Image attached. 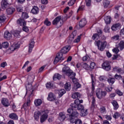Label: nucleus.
<instances>
[{"mask_svg": "<svg viewBox=\"0 0 124 124\" xmlns=\"http://www.w3.org/2000/svg\"><path fill=\"white\" fill-rule=\"evenodd\" d=\"M29 87H30V93H31L29 94V97H31L33 96V90L31 89H32V87H31V84H29L28 85H27L26 88H27V89H28V88H29Z\"/></svg>", "mask_w": 124, "mask_h": 124, "instance_id": "obj_33", "label": "nucleus"}, {"mask_svg": "<svg viewBox=\"0 0 124 124\" xmlns=\"http://www.w3.org/2000/svg\"><path fill=\"white\" fill-rule=\"evenodd\" d=\"M116 93H117V94H118V95H123V92H121V91H120L119 90H116Z\"/></svg>", "mask_w": 124, "mask_h": 124, "instance_id": "obj_64", "label": "nucleus"}, {"mask_svg": "<svg viewBox=\"0 0 124 124\" xmlns=\"http://www.w3.org/2000/svg\"><path fill=\"white\" fill-rule=\"evenodd\" d=\"M44 24L45 25H46V26H51V22L49 21V20H48V18H46V20L44 22Z\"/></svg>", "mask_w": 124, "mask_h": 124, "instance_id": "obj_51", "label": "nucleus"}, {"mask_svg": "<svg viewBox=\"0 0 124 124\" xmlns=\"http://www.w3.org/2000/svg\"><path fill=\"white\" fill-rule=\"evenodd\" d=\"M8 46H9V44L7 42H5L2 44V47L3 48H8Z\"/></svg>", "mask_w": 124, "mask_h": 124, "instance_id": "obj_48", "label": "nucleus"}, {"mask_svg": "<svg viewBox=\"0 0 124 124\" xmlns=\"http://www.w3.org/2000/svg\"><path fill=\"white\" fill-rule=\"evenodd\" d=\"M110 4V1L108 0H104L103 1V6L104 8H108L109 5Z\"/></svg>", "mask_w": 124, "mask_h": 124, "instance_id": "obj_37", "label": "nucleus"}, {"mask_svg": "<svg viewBox=\"0 0 124 124\" xmlns=\"http://www.w3.org/2000/svg\"><path fill=\"white\" fill-rule=\"evenodd\" d=\"M6 18L4 16H0V23H3L5 20Z\"/></svg>", "mask_w": 124, "mask_h": 124, "instance_id": "obj_53", "label": "nucleus"}, {"mask_svg": "<svg viewBox=\"0 0 124 124\" xmlns=\"http://www.w3.org/2000/svg\"><path fill=\"white\" fill-rule=\"evenodd\" d=\"M72 97L74 99H75L76 98H77V99H79V98L81 97V94L78 92L72 94Z\"/></svg>", "mask_w": 124, "mask_h": 124, "instance_id": "obj_24", "label": "nucleus"}, {"mask_svg": "<svg viewBox=\"0 0 124 124\" xmlns=\"http://www.w3.org/2000/svg\"><path fill=\"white\" fill-rule=\"evenodd\" d=\"M56 78L58 80H60L61 78H62V75L59 74H55L53 77V80H55V78Z\"/></svg>", "mask_w": 124, "mask_h": 124, "instance_id": "obj_45", "label": "nucleus"}, {"mask_svg": "<svg viewBox=\"0 0 124 124\" xmlns=\"http://www.w3.org/2000/svg\"><path fill=\"white\" fill-rule=\"evenodd\" d=\"M17 24L20 25V26H26V23L24 19L19 18L17 20Z\"/></svg>", "mask_w": 124, "mask_h": 124, "instance_id": "obj_27", "label": "nucleus"}, {"mask_svg": "<svg viewBox=\"0 0 124 124\" xmlns=\"http://www.w3.org/2000/svg\"><path fill=\"white\" fill-rule=\"evenodd\" d=\"M76 1V0H70L68 3V4L69 6H72L73 4L75 3V2Z\"/></svg>", "mask_w": 124, "mask_h": 124, "instance_id": "obj_49", "label": "nucleus"}, {"mask_svg": "<svg viewBox=\"0 0 124 124\" xmlns=\"http://www.w3.org/2000/svg\"><path fill=\"white\" fill-rule=\"evenodd\" d=\"M44 68H45V66H43L41 68H39L38 73H41V72H42L44 70Z\"/></svg>", "mask_w": 124, "mask_h": 124, "instance_id": "obj_62", "label": "nucleus"}, {"mask_svg": "<svg viewBox=\"0 0 124 124\" xmlns=\"http://www.w3.org/2000/svg\"><path fill=\"white\" fill-rule=\"evenodd\" d=\"M56 100V95L55 94L53 93H48V97H47V100H49V101H54V100Z\"/></svg>", "mask_w": 124, "mask_h": 124, "instance_id": "obj_10", "label": "nucleus"}, {"mask_svg": "<svg viewBox=\"0 0 124 124\" xmlns=\"http://www.w3.org/2000/svg\"><path fill=\"white\" fill-rule=\"evenodd\" d=\"M1 103L4 107H8L10 105V103H9V101L8 99L3 98L1 100Z\"/></svg>", "mask_w": 124, "mask_h": 124, "instance_id": "obj_11", "label": "nucleus"}, {"mask_svg": "<svg viewBox=\"0 0 124 124\" xmlns=\"http://www.w3.org/2000/svg\"><path fill=\"white\" fill-rule=\"evenodd\" d=\"M105 32H110V27L108 25H106L104 29Z\"/></svg>", "mask_w": 124, "mask_h": 124, "instance_id": "obj_46", "label": "nucleus"}, {"mask_svg": "<svg viewBox=\"0 0 124 124\" xmlns=\"http://www.w3.org/2000/svg\"><path fill=\"white\" fill-rule=\"evenodd\" d=\"M31 13L35 15H36V14H38V13H39V9H38V7L36 6H33L31 10Z\"/></svg>", "mask_w": 124, "mask_h": 124, "instance_id": "obj_16", "label": "nucleus"}, {"mask_svg": "<svg viewBox=\"0 0 124 124\" xmlns=\"http://www.w3.org/2000/svg\"><path fill=\"white\" fill-rule=\"evenodd\" d=\"M102 67L105 70L107 71H109V70H111V65H110V63L108 61H105L102 64Z\"/></svg>", "mask_w": 124, "mask_h": 124, "instance_id": "obj_6", "label": "nucleus"}, {"mask_svg": "<svg viewBox=\"0 0 124 124\" xmlns=\"http://www.w3.org/2000/svg\"><path fill=\"white\" fill-rule=\"evenodd\" d=\"M31 105V100H28L27 102L24 103L23 105V108L24 109L25 111H27L29 109V106Z\"/></svg>", "mask_w": 124, "mask_h": 124, "instance_id": "obj_18", "label": "nucleus"}, {"mask_svg": "<svg viewBox=\"0 0 124 124\" xmlns=\"http://www.w3.org/2000/svg\"><path fill=\"white\" fill-rule=\"evenodd\" d=\"M22 18L23 19H28L29 18V16L27 13H22Z\"/></svg>", "mask_w": 124, "mask_h": 124, "instance_id": "obj_47", "label": "nucleus"}, {"mask_svg": "<svg viewBox=\"0 0 124 124\" xmlns=\"http://www.w3.org/2000/svg\"><path fill=\"white\" fill-rule=\"evenodd\" d=\"M79 116V113L77 111L74 110V112H72V114L69 115L70 119H71V117L72 118H74V119H75V117L77 118V117H78Z\"/></svg>", "mask_w": 124, "mask_h": 124, "instance_id": "obj_25", "label": "nucleus"}, {"mask_svg": "<svg viewBox=\"0 0 124 124\" xmlns=\"http://www.w3.org/2000/svg\"><path fill=\"white\" fill-rule=\"evenodd\" d=\"M96 106V104H95V98L94 97H93V100L92 102L91 107L93 109H94Z\"/></svg>", "mask_w": 124, "mask_h": 124, "instance_id": "obj_41", "label": "nucleus"}, {"mask_svg": "<svg viewBox=\"0 0 124 124\" xmlns=\"http://www.w3.org/2000/svg\"><path fill=\"white\" fill-rule=\"evenodd\" d=\"M65 118H66L65 115H64L62 112H60L59 113V119L61 122H63V121L65 120Z\"/></svg>", "mask_w": 124, "mask_h": 124, "instance_id": "obj_28", "label": "nucleus"}, {"mask_svg": "<svg viewBox=\"0 0 124 124\" xmlns=\"http://www.w3.org/2000/svg\"><path fill=\"white\" fill-rule=\"evenodd\" d=\"M81 66L86 70H89L90 69V65H89L87 63L82 62L81 63Z\"/></svg>", "mask_w": 124, "mask_h": 124, "instance_id": "obj_36", "label": "nucleus"}, {"mask_svg": "<svg viewBox=\"0 0 124 124\" xmlns=\"http://www.w3.org/2000/svg\"><path fill=\"white\" fill-rule=\"evenodd\" d=\"M71 107L72 108H69L67 110V113H69V114H71V113L72 114V112H74V111L73 110H76L75 108H73L71 106Z\"/></svg>", "mask_w": 124, "mask_h": 124, "instance_id": "obj_50", "label": "nucleus"}, {"mask_svg": "<svg viewBox=\"0 0 124 124\" xmlns=\"http://www.w3.org/2000/svg\"><path fill=\"white\" fill-rule=\"evenodd\" d=\"M99 38V35L97 33H94L93 36H92V39L93 40H97Z\"/></svg>", "mask_w": 124, "mask_h": 124, "instance_id": "obj_44", "label": "nucleus"}, {"mask_svg": "<svg viewBox=\"0 0 124 124\" xmlns=\"http://www.w3.org/2000/svg\"><path fill=\"white\" fill-rule=\"evenodd\" d=\"M68 76H69V78L70 79H72L73 78H75V76H76V74L75 73L72 72V71H71L70 74L68 75Z\"/></svg>", "mask_w": 124, "mask_h": 124, "instance_id": "obj_40", "label": "nucleus"}, {"mask_svg": "<svg viewBox=\"0 0 124 124\" xmlns=\"http://www.w3.org/2000/svg\"><path fill=\"white\" fill-rule=\"evenodd\" d=\"M22 30L24 31H25L26 32H28V31H29V28H28V27L25 26V25L23 27Z\"/></svg>", "mask_w": 124, "mask_h": 124, "instance_id": "obj_59", "label": "nucleus"}, {"mask_svg": "<svg viewBox=\"0 0 124 124\" xmlns=\"http://www.w3.org/2000/svg\"><path fill=\"white\" fill-rule=\"evenodd\" d=\"M20 33H21V31H14L13 34L14 35L15 37H16V38H20V37H21Z\"/></svg>", "mask_w": 124, "mask_h": 124, "instance_id": "obj_29", "label": "nucleus"}, {"mask_svg": "<svg viewBox=\"0 0 124 124\" xmlns=\"http://www.w3.org/2000/svg\"><path fill=\"white\" fill-rule=\"evenodd\" d=\"M79 88H81V84L79 83V82H77L74 84V85L72 88V90L73 92H77V90H78Z\"/></svg>", "mask_w": 124, "mask_h": 124, "instance_id": "obj_19", "label": "nucleus"}, {"mask_svg": "<svg viewBox=\"0 0 124 124\" xmlns=\"http://www.w3.org/2000/svg\"><path fill=\"white\" fill-rule=\"evenodd\" d=\"M100 111L101 113H106V108L104 107H101Z\"/></svg>", "mask_w": 124, "mask_h": 124, "instance_id": "obj_52", "label": "nucleus"}, {"mask_svg": "<svg viewBox=\"0 0 124 124\" xmlns=\"http://www.w3.org/2000/svg\"><path fill=\"white\" fill-rule=\"evenodd\" d=\"M94 66H95V63L92 62L91 63L90 65L89 66V68H91V69H93V68H94Z\"/></svg>", "mask_w": 124, "mask_h": 124, "instance_id": "obj_56", "label": "nucleus"}, {"mask_svg": "<svg viewBox=\"0 0 124 124\" xmlns=\"http://www.w3.org/2000/svg\"><path fill=\"white\" fill-rule=\"evenodd\" d=\"M80 39H81V36H78L77 39L74 40V42L75 43H78V42H80Z\"/></svg>", "mask_w": 124, "mask_h": 124, "instance_id": "obj_55", "label": "nucleus"}, {"mask_svg": "<svg viewBox=\"0 0 124 124\" xmlns=\"http://www.w3.org/2000/svg\"><path fill=\"white\" fill-rule=\"evenodd\" d=\"M111 104H112L113 106V109L114 110H117L119 108V104H118V102L116 100H112L111 101Z\"/></svg>", "mask_w": 124, "mask_h": 124, "instance_id": "obj_23", "label": "nucleus"}, {"mask_svg": "<svg viewBox=\"0 0 124 124\" xmlns=\"http://www.w3.org/2000/svg\"><path fill=\"white\" fill-rule=\"evenodd\" d=\"M105 118L106 119V120H108V121H111V120H112V117L110 115H105Z\"/></svg>", "mask_w": 124, "mask_h": 124, "instance_id": "obj_61", "label": "nucleus"}, {"mask_svg": "<svg viewBox=\"0 0 124 124\" xmlns=\"http://www.w3.org/2000/svg\"><path fill=\"white\" fill-rule=\"evenodd\" d=\"M4 38L5 39H7V40H10V39L12 38V35L11 34V33L6 31L4 32Z\"/></svg>", "mask_w": 124, "mask_h": 124, "instance_id": "obj_8", "label": "nucleus"}, {"mask_svg": "<svg viewBox=\"0 0 124 124\" xmlns=\"http://www.w3.org/2000/svg\"><path fill=\"white\" fill-rule=\"evenodd\" d=\"M40 115H41V113H40V111H37L34 112V117L36 121H38Z\"/></svg>", "mask_w": 124, "mask_h": 124, "instance_id": "obj_31", "label": "nucleus"}, {"mask_svg": "<svg viewBox=\"0 0 124 124\" xmlns=\"http://www.w3.org/2000/svg\"><path fill=\"white\" fill-rule=\"evenodd\" d=\"M6 11L9 15H11V14H13V13H14V12L15 11V8L11 7L7 8Z\"/></svg>", "mask_w": 124, "mask_h": 124, "instance_id": "obj_22", "label": "nucleus"}, {"mask_svg": "<svg viewBox=\"0 0 124 124\" xmlns=\"http://www.w3.org/2000/svg\"><path fill=\"white\" fill-rule=\"evenodd\" d=\"M9 118L12 120H18V116L16 113H13L9 115Z\"/></svg>", "mask_w": 124, "mask_h": 124, "instance_id": "obj_32", "label": "nucleus"}, {"mask_svg": "<svg viewBox=\"0 0 124 124\" xmlns=\"http://www.w3.org/2000/svg\"><path fill=\"white\" fill-rule=\"evenodd\" d=\"M86 25H87V20H86L85 18L82 19L79 23L80 28H84Z\"/></svg>", "mask_w": 124, "mask_h": 124, "instance_id": "obj_17", "label": "nucleus"}, {"mask_svg": "<svg viewBox=\"0 0 124 124\" xmlns=\"http://www.w3.org/2000/svg\"><path fill=\"white\" fill-rule=\"evenodd\" d=\"M70 49H71V46H64L61 49V52L57 54L54 61V64H57V63H58L60 61H63L64 60V58L62 57V54H66V53L69 52Z\"/></svg>", "mask_w": 124, "mask_h": 124, "instance_id": "obj_2", "label": "nucleus"}, {"mask_svg": "<svg viewBox=\"0 0 124 124\" xmlns=\"http://www.w3.org/2000/svg\"><path fill=\"white\" fill-rule=\"evenodd\" d=\"M68 18V17H65L64 18H62V21H61V20H62V16H57L53 20L52 24L54 26H56L57 28H61V27L63 25V21H66Z\"/></svg>", "mask_w": 124, "mask_h": 124, "instance_id": "obj_3", "label": "nucleus"}, {"mask_svg": "<svg viewBox=\"0 0 124 124\" xmlns=\"http://www.w3.org/2000/svg\"><path fill=\"white\" fill-rule=\"evenodd\" d=\"M47 118H48V114L46 113H45L43 115H42L40 118L41 123H44L46 120H47Z\"/></svg>", "mask_w": 124, "mask_h": 124, "instance_id": "obj_20", "label": "nucleus"}, {"mask_svg": "<svg viewBox=\"0 0 124 124\" xmlns=\"http://www.w3.org/2000/svg\"><path fill=\"white\" fill-rule=\"evenodd\" d=\"M1 5L3 9H5V8H7V6L9 5V3H8V0H2L1 2Z\"/></svg>", "mask_w": 124, "mask_h": 124, "instance_id": "obj_13", "label": "nucleus"}, {"mask_svg": "<svg viewBox=\"0 0 124 124\" xmlns=\"http://www.w3.org/2000/svg\"><path fill=\"white\" fill-rule=\"evenodd\" d=\"M99 79L102 82H105L107 80V77L105 76H101L99 77Z\"/></svg>", "mask_w": 124, "mask_h": 124, "instance_id": "obj_43", "label": "nucleus"}, {"mask_svg": "<svg viewBox=\"0 0 124 124\" xmlns=\"http://www.w3.org/2000/svg\"><path fill=\"white\" fill-rule=\"evenodd\" d=\"M118 48H119L120 51H122L124 48V41H121L118 45Z\"/></svg>", "mask_w": 124, "mask_h": 124, "instance_id": "obj_30", "label": "nucleus"}, {"mask_svg": "<svg viewBox=\"0 0 124 124\" xmlns=\"http://www.w3.org/2000/svg\"><path fill=\"white\" fill-rule=\"evenodd\" d=\"M46 88L50 90V89H53L54 88V84L51 82H47L46 84Z\"/></svg>", "mask_w": 124, "mask_h": 124, "instance_id": "obj_34", "label": "nucleus"}, {"mask_svg": "<svg viewBox=\"0 0 124 124\" xmlns=\"http://www.w3.org/2000/svg\"><path fill=\"white\" fill-rule=\"evenodd\" d=\"M69 121L71 124H82V120L81 119H74V118L72 117L69 119Z\"/></svg>", "mask_w": 124, "mask_h": 124, "instance_id": "obj_7", "label": "nucleus"}, {"mask_svg": "<svg viewBox=\"0 0 124 124\" xmlns=\"http://www.w3.org/2000/svg\"><path fill=\"white\" fill-rule=\"evenodd\" d=\"M121 29V24L116 23L113 25L111 27V30L112 31H116L117 30H120Z\"/></svg>", "mask_w": 124, "mask_h": 124, "instance_id": "obj_21", "label": "nucleus"}, {"mask_svg": "<svg viewBox=\"0 0 124 124\" xmlns=\"http://www.w3.org/2000/svg\"><path fill=\"white\" fill-rule=\"evenodd\" d=\"M115 79H117V80H120V79H122V76L121 75H119L118 74H116L115 75Z\"/></svg>", "mask_w": 124, "mask_h": 124, "instance_id": "obj_58", "label": "nucleus"}, {"mask_svg": "<svg viewBox=\"0 0 124 124\" xmlns=\"http://www.w3.org/2000/svg\"><path fill=\"white\" fill-rule=\"evenodd\" d=\"M6 65H7V63H6V62H3L1 63L0 67L4 68Z\"/></svg>", "mask_w": 124, "mask_h": 124, "instance_id": "obj_60", "label": "nucleus"}, {"mask_svg": "<svg viewBox=\"0 0 124 124\" xmlns=\"http://www.w3.org/2000/svg\"><path fill=\"white\" fill-rule=\"evenodd\" d=\"M20 46L19 44L15 43L13 45H12V46L10 47V48L8 50L9 52H10V51H12V52H13V51H15L16 49H18V48H19Z\"/></svg>", "mask_w": 124, "mask_h": 124, "instance_id": "obj_9", "label": "nucleus"}, {"mask_svg": "<svg viewBox=\"0 0 124 124\" xmlns=\"http://www.w3.org/2000/svg\"><path fill=\"white\" fill-rule=\"evenodd\" d=\"M65 93L66 92H65V90H64V89H61L59 90V97H62V96L63 95L64 93Z\"/></svg>", "mask_w": 124, "mask_h": 124, "instance_id": "obj_39", "label": "nucleus"}, {"mask_svg": "<svg viewBox=\"0 0 124 124\" xmlns=\"http://www.w3.org/2000/svg\"><path fill=\"white\" fill-rule=\"evenodd\" d=\"M107 94L106 91H103L101 89H98L96 90V95L99 99H102L103 97H105Z\"/></svg>", "mask_w": 124, "mask_h": 124, "instance_id": "obj_5", "label": "nucleus"}, {"mask_svg": "<svg viewBox=\"0 0 124 124\" xmlns=\"http://www.w3.org/2000/svg\"><path fill=\"white\" fill-rule=\"evenodd\" d=\"M81 103H83V100L76 99L74 104H71L70 106L74 109L76 110H80L81 111V115L82 117H85L88 115V110L84 109Z\"/></svg>", "mask_w": 124, "mask_h": 124, "instance_id": "obj_1", "label": "nucleus"}, {"mask_svg": "<svg viewBox=\"0 0 124 124\" xmlns=\"http://www.w3.org/2000/svg\"><path fill=\"white\" fill-rule=\"evenodd\" d=\"M112 39H113V40H119V39H120V35H119L118 34L112 37Z\"/></svg>", "mask_w": 124, "mask_h": 124, "instance_id": "obj_57", "label": "nucleus"}, {"mask_svg": "<svg viewBox=\"0 0 124 124\" xmlns=\"http://www.w3.org/2000/svg\"><path fill=\"white\" fill-rule=\"evenodd\" d=\"M34 104L35 106H40L42 104V100L40 99H36L34 101Z\"/></svg>", "mask_w": 124, "mask_h": 124, "instance_id": "obj_35", "label": "nucleus"}, {"mask_svg": "<svg viewBox=\"0 0 124 124\" xmlns=\"http://www.w3.org/2000/svg\"><path fill=\"white\" fill-rule=\"evenodd\" d=\"M94 45L97 46L98 49L100 51H104L107 45V43L106 41L101 42L100 40H98L94 42Z\"/></svg>", "mask_w": 124, "mask_h": 124, "instance_id": "obj_4", "label": "nucleus"}, {"mask_svg": "<svg viewBox=\"0 0 124 124\" xmlns=\"http://www.w3.org/2000/svg\"><path fill=\"white\" fill-rule=\"evenodd\" d=\"M91 79H92V93H94V90H95V88H94V85H95V83L94 82V77H93V75L91 74Z\"/></svg>", "mask_w": 124, "mask_h": 124, "instance_id": "obj_15", "label": "nucleus"}, {"mask_svg": "<svg viewBox=\"0 0 124 124\" xmlns=\"http://www.w3.org/2000/svg\"><path fill=\"white\" fill-rule=\"evenodd\" d=\"M91 0H86V6H91Z\"/></svg>", "mask_w": 124, "mask_h": 124, "instance_id": "obj_63", "label": "nucleus"}, {"mask_svg": "<svg viewBox=\"0 0 124 124\" xmlns=\"http://www.w3.org/2000/svg\"><path fill=\"white\" fill-rule=\"evenodd\" d=\"M112 51H113V52L115 53V54H118L119 53V52H120V50L119 49V47H118V46H117V47L113 49Z\"/></svg>", "mask_w": 124, "mask_h": 124, "instance_id": "obj_54", "label": "nucleus"}, {"mask_svg": "<svg viewBox=\"0 0 124 124\" xmlns=\"http://www.w3.org/2000/svg\"><path fill=\"white\" fill-rule=\"evenodd\" d=\"M33 47H34V41H33V40H31L29 46V53H31Z\"/></svg>", "mask_w": 124, "mask_h": 124, "instance_id": "obj_14", "label": "nucleus"}, {"mask_svg": "<svg viewBox=\"0 0 124 124\" xmlns=\"http://www.w3.org/2000/svg\"><path fill=\"white\" fill-rule=\"evenodd\" d=\"M71 71L70 68L68 67H64L62 68V72L64 74L67 75L68 76L70 74V72Z\"/></svg>", "mask_w": 124, "mask_h": 124, "instance_id": "obj_12", "label": "nucleus"}, {"mask_svg": "<svg viewBox=\"0 0 124 124\" xmlns=\"http://www.w3.org/2000/svg\"><path fill=\"white\" fill-rule=\"evenodd\" d=\"M105 22L106 24H108L111 23V17L110 16H106L104 18Z\"/></svg>", "mask_w": 124, "mask_h": 124, "instance_id": "obj_38", "label": "nucleus"}, {"mask_svg": "<svg viewBox=\"0 0 124 124\" xmlns=\"http://www.w3.org/2000/svg\"><path fill=\"white\" fill-rule=\"evenodd\" d=\"M108 82L109 84L113 85L115 83V79L113 78H109L108 79Z\"/></svg>", "mask_w": 124, "mask_h": 124, "instance_id": "obj_42", "label": "nucleus"}, {"mask_svg": "<svg viewBox=\"0 0 124 124\" xmlns=\"http://www.w3.org/2000/svg\"><path fill=\"white\" fill-rule=\"evenodd\" d=\"M64 88L67 92L71 90V84L70 82H66L64 85Z\"/></svg>", "mask_w": 124, "mask_h": 124, "instance_id": "obj_26", "label": "nucleus"}]
</instances>
